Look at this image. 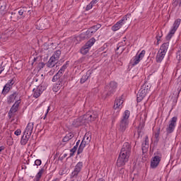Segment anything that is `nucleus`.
<instances>
[{"label":"nucleus","mask_w":181,"mask_h":181,"mask_svg":"<svg viewBox=\"0 0 181 181\" xmlns=\"http://www.w3.org/2000/svg\"><path fill=\"white\" fill-rule=\"evenodd\" d=\"M90 142H91V132H88L85 134L83 139L79 146L77 154L83 153L85 146H90Z\"/></svg>","instance_id":"obj_3"},{"label":"nucleus","mask_w":181,"mask_h":181,"mask_svg":"<svg viewBox=\"0 0 181 181\" xmlns=\"http://www.w3.org/2000/svg\"><path fill=\"white\" fill-rule=\"evenodd\" d=\"M117 87H118V83L115 81H111L108 85H107L105 88V92L103 94L106 95L105 98L107 97H110L117 91Z\"/></svg>","instance_id":"obj_4"},{"label":"nucleus","mask_w":181,"mask_h":181,"mask_svg":"<svg viewBox=\"0 0 181 181\" xmlns=\"http://www.w3.org/2000/svg\"><path fill=\"white\" fill-rule=\"evenodd\" d=\"M100 28H101V24L93 25L86 31V33L87 35H90V36H92V35H94Z\"/></svg>","instance_id":"obj_15"},{"label":"nucleus","mask_w":181,"mask_h":181,"mask_svg":"<svg viewBox=\"0 0 181 181\" xmlns=\"http://www.w3.org/2000/svg\"><path fill=\"white\" fill-rule=\"evenodd\" d=\"M36 60H37V58H35H35L33 59L34 63H35V62H36Z\"/></svg>","instance_id":"obj_57"},{"label":"nucleus","mask_w":181,"mask_h":181,"mask_svg":"<svg viewBox=\"0 0 181 181\" xmlns=\"http://www.w3.org/2000/svg\"><path fill=\"white\" fill-rule=\"evenodd\" d=\"M61 55H62V51L57 50L54 52L51 58L54 59V60H56L57 62H59V59H60Z\"/></svg>","instance_id":"obj_24"},{"label":"nucleus","mask_w":181,"mask_h":181,"mask_svg":"<svg viewBox=\"0 0 181 181\" xmlns=\"http://www.w3.org/2000/svg\"><path fill=\"white\" fill-rule=\"evenodd\" d=\"M85 116H86L87 121H95V119H97L98 117L97 112L93 114L88 112L85 115Z\"/></svg>","instance_id":"obj_17"},{"label":"nucleus","mask_w":181,"mask_h":181,"mask_svg":"<svg viewBox=\"0 0 181 181\" xmlns=\"http://www.w3.org/2000/svg\"><path fill=\"white\" fill-rule=\"evenodd\" d=\"M122 52H124V48L122 49Z\"/></svg>","instance_id":"obj_59"},{"label":"nucleus","mask_w":181,"mask_h":181,"mask_svg":"<svg viewBox=\"0 0 181 181\" xmlns=\"http://www.w3.org/2000/svg\"><path fill=\"white\" fill-rule=\"evenodd\" d=\"M69 63H70L69 61H66V63L58 71V72H60L61 74H64V71H66V69H67V67H69Z\"/></svg>","instance_id":"obj_30"},{"label":"nucleus","mask_w":181,"mask_h":181,"mask_svg":"<svg viewBox=\"0 0 181 181\" xmlns=\"http://www.w3.org/2000/svg\"><path fill=\"white\" fill-rule=\"evenodd\" d=\"M76 151H77V146H74L73 148H71L70 150V158H71V156H74V153H76Z\"/></svg>","instance_id":"obj_41"},{"label":"nucleus","mask_w":181,"mask_h":181,"mask_svg":"<svg viewBox=\"0 0 181 181\" xmlns=\"http://www.w3.org/2000/svg\"><path fill=\"white\" fill-rule=\"evenodd\" d=\"M64 158H66V156H67V154H64Z\"/></svg>","instance_id":"obj_58"},{"label":"nucleus","mask_w":181,"mask_h":181,"mask_svg":"<svg viewBox=\"0 0 181 181\" xmlns=\"http://www.w3.org/2000/svg\"><path fill=\"white\" fill-rule=\"evenodd\" d=\"M165 53L161 52L160 51H158L157 56H156V62L157 63H160L163 59L165 58Z\"/></svg>","instance_id":"obj_25"},{"label":"nucleus","mask_w":181,"mask_h":181,"mask_svg":"<svg viewBox=\"0 0 181 181\" xmlns=\"http://www.w3.org/2000/svg\"><path fill=\"white\" fill-rule=\"evenodd\" d=\"M5 70V66H0V74Z\"/></svg>","instance_id":"obj_52"},{"label":"nucleus","mask_w":181,"mask_h":181,"mask_svg":"<svg viewBox=\"0 0 181 181\" xmlns=\"http://www.w3.org/2000/svg\"><path fill=\"white\" fill-rule=\"evenodd\" d=\"M172 6L174 9L178 6V10L181 12V0H173Z\"/></svg>","instance_id":"obj_23"},{"label":"nucleus","mask_w":181,"mask_h":181,"mask_svg":"<svg viewBox=\"0 0 181 181\" xmlns=\"http://www.w3.org/2000/svg\"><path fill=\"white\" fill-rule=\"evenodd\" d=\"M11 19L13 21V22H16V21H18L19 16H18V10H16L11 13Z\"/></svg>","instance_id":"obj_27"},{"label":"nucleus","mask_w":181,"mask_h":181,"mask_svg":"<svg viewBox=\"0 0 181 181\" xmlns=\"http://www.w3.org/2000/svg\"><path fill=\"white\" fill-rule=\"evenodd\" d=\"M124 24V23H122V21H119L112 27V30H113V32H117V30H119V29L122 28V25Z\"/></svg>","instance_id":"obj_19"},{"label":"nucleus","mask_w":181,"mask_h":181,"mask_svg":"<svg viewBox=\"0 0 181 181\" xmlns=\"http://www.w3.org/2000/svg\"><path fill=\"white\" fill-rule=\"evenodd\" d=\"M42 165V160L37 159L35 161V166H40Z\"/></svg>","instance_id":"obj_46"},{"label":"nucleus","mask_w":181,"mask_h":181,"mask_svg":"<svg viewBox=\"0 0 181 181\" xmlns=\"http://www.w3.org/2000/svg\"><path fill=\"white\" fill-rule=\"evenodd\" d=\"M97 2H98V0H92L90 1V3H92V4H93V5H95V4H97Z\"/></svg>","instance_id":"obj_53"},{"label":"nucleus","mask_w":181,"mask_h":181,"mask_svg":"<svg viewBox=\"0 0 181 181\" xmlns=\"http://www.w3.org/2000/svg\"><path fill=\"white\" fill-rule=\"evenodd\" d=\"M21 132H22L21 131V129H17L16 131H15L14 134H15L17 136H18V135H21Z\"/></svg>","instance_id":"obj_50"},{"label":"nucleus","mask_w":181,"mask_h":181,"mask_svg":"<svg viewBox=\"0 0 181 181\" xmlns=\"http://www.w3.org/2000/svg\"><path fill=\"white\" fill-rule=\"evenodd\" d=\"M87 121H88L87 116H86V115H84L83 116L74 119L72 123V125H74V127L77 128V127H81V125H84V124H86V122H87Z\"/></svg>","instance_id":"obj_10"},{"label":"nucleus","mask_w":181,"mask_h":181,"mask_svg":"<svg viewBox=\"0 0 181 181\" xmlns=\"http://www.w3.org/2000/svg\"><path fill=\"white\" fill-rule=\"evenodd\" d=\"M162 160V153L157 151L154 153V156L151 158V169H156L159 166V163Z\"/></svg>","instance_id":"obj_6"},{"label":"nucleus","mask_w":181,"mask_h":181,"mask_svg":"<svg viewBox=\"0 0 181 181\" xmlns=\"http://www.w3.org/2000/svg\"><path fill=\"white\" fill-rule=\"evenodd\" d=\"M45 172V169L42 168L40 170V171L37 173L35 179L34 180L35 181H39L40 180V177H42V175H43V173Z\"/></svg>","instance_id":"obj_36"},{"label":"nucleus","mask_w":181,"mask_h":181,"mask_svg":"<svg viewBox=\"0 0 181 181\" xmlns=\"http://www.w3.org/2000/svg\"><path fill=\"white\" fill-rule=\"evenodd\" d=\"M145 50H142L139 54H136V56L139 57L141 60H142V59H144V57H145Z\"/></svg>","instance_id":"obj_42"},{"label":"nucleus","mask_w":181,"mask_h":181,"mask_svg":"<svg viewBox=\"0 0 181 181\" xmlns=\"http://www.w3.org/2000/svg\"><path fill=\"white\" fill-rule=\"evenodd\" d=\"M162 32L157 33L156 39L158 42H160V37H162Z\"/></svg>","instance_id":"obj_43"},{"label":"nucleus","mask_w":181,"mask_h":181,"mask_svg":"<svg viewBox=\"0 0 181 181\" xmlns=\"http://www.w3.org/2000/svg\"><path fill=\"white\" fill-rule=\"evenodd\" d=\"M58 83L59 84H62L63 86H64L65 83H66V79L64 78V76H63L62 77H61L58 81H57Z\"/></svg>","instance_id":"obj_40"},{"label":"nucleus","mask_w":181,"mask_h":181,"mask_svg":"<svg viewBox=\"0 0 181 181\" xmlns=\"http://www.w3.org/2000/svg\"><path fill=\"white\" fill-rule=\"evenodd\" d=\"M177 60H179V62H180V60H181V50L180 49L177 52Z\"/></svg>","instance_id":"obj_47"},{"label":"nucleus","mask_w":181,"mask_h":181,"mask_svg":"<svg viewBox=\"0 0 181 181\" xmlns=\"http://www.w3.org/2000/svg\"><path fill=\"white\" fill-rule=\"evenodd\" d=\"M141 62V59H139V57L136 56L133 57V59L131 60L132 66H136L139 62Z\"/></svg>","instance_id":"obj_29"},{"label":"nucleus","mask_w":181,"mask_h":181,"mask_svg":"<svg viewBox=\"0 0 181 181\" xmlns=\"http://www.w3.org/2000/svg\"><path fill=\"white\" fill-rule=\"evenodd\" d=\"M94 43H95V39L91 38L86 43L85 46L90 49V47L94 45Z\"/></svg>","instance_id":"obj_35"},{"label":"nucleus","mask_w":181,"mask_h":181,"mask_svg":"<svg viewBox=\"0 0 181 181\" xmlns=\"http://www.w3.org/2000/svg\"><path fill=\"white\" fill-rule=\"evenodd\" d=\"M149 91H151V87L144 85L137 93V103H141L149 94Z\"/></svg>","instance_id":"obj_5"},{"label":"nucleus","mask_w":181,"mask_h":181,"mask_svg":"<svg viewBox=\"0 0 181 181\" xmlns=\"http://www.w3.org/2000/svg\"><path fill=\"white\" fill-rule=\"evenodd\" d=\"M21 104V100H17L16 103L12 105L9 112H8V117L13 118L15 117L16 112H18V110H19V105Z\"/></svg>","instance_id":"obj_9"},{"label":"nucleus","mask_w":181,"mask_h":181,"mask_svg":"<svg viewBox=\"0 0 181 181\" xmlns=\"http://www.w3.org/2000/svg\"><path fill=\"white\" fill-rule=\"evenodd\" d=\"M90 74H91V72H87L85 75H83L80 80V83L81 84H84V83L86 82L87 80H88V77H90Z\"/></svg>","instance_id":"obj_28"},{"label":"nucleus","mask_w":181,"mask_h":181,"mask_svg":"<svg viewBox=\"0 0 181 181\" xmlns=\"http://www.w3.org/2000/svg\"><path fill=\"white\" fill-rule=\"evenodd\" d=\"M36 29H38V30H44V29H46L45 23L38 21L36 25Z\"/></svg>","instance_id":"obj_31"},{"label":"nucleus","mask_w":181,"mask_h":181,"mask_svg":"<svg viewBox=\"0 0 181 181\" xmlns=\"http://www.w3.org/2000/svg\"><path fill=\"white\" fill-rule=\"evenodd\" d=\"M159 135H160V128H159L156 133L154 134L156 142H159Z\"/></svg>","instance_id":"obj_39"},{"label":"nucleus","mask_w":181,"mask_h":181,"mask_svg":"<svg viewBox=\"0 0 181 181\" xmlns=\"http://www.w3.org/2000/svg\"><path fill=\"white\" fill-rule=\"evenodd\" d=\"M122 104H124V95L119 98H116L114 105L115 110H119L122 108Z\"/></svg>","instance_id":"obj_11"},{"label":"nucleus","mask_w":181,"mask_h":181,"mask_svg":"<svg viewBox=\"0 0 181 181\" xmlns=\"http://www.w3.org/2000/svg\"><path fill=\"white\" fill-rule=\"evenodd\" d=\"M33 132V123L29 122L23 132L24 135L31 136Z\"/></svg>","instance_id":"obj_14"},{"label":"nucleus","mask_w":181,"mask_h":181,"mask_svg":"<svg viewBox=\"0 0 181 181\" xmlns=\"http://www.w3.org/2000/svg\"><path fill=\"white\" fill-rule=\"evenodd\" d=\"M63 86H64V85H63L62 83H59L57 82L53 87V91H54L55 93H57V91H59V90H62V88H63Z\"/></svg>","instance_id":"obj_33"},{"label":"nucleus","mask_w":181,"mask_h":181,"mask_svg":"<svg viewBox=\"0 0 181 181\" xmlns=\"http://www.w3.org/2000/svg\"><path fill=\"white\" fill-rule=\"evenodd\" d=\"M139 135H140V133L139 132Z\"/></svg>","instance_id":"obj_60"},{"label":"nucleus","mask_w":181,"mask_h":181,"mask_svg":"<svg viewBox=\"0 0 181 181\" xmlns=\"http://www.w3.org/2000/svg\"><path fill=\"white\" fill-rule=\"evenodd\" d=\"M80 144V140H78L77 142H76V144L75 146H76V148H78V145Z\"/></svg>","instance_id":"obj_55"},{"label":"nucleus","mask_w":181,"mask_h":181,"mask_svg":"<svg viewBox=\"0 0 181 181\" xmlns=\"http://www.w3.org/2000/svg\"><path fill=\"white\" fill-rule=\"evenodd\" d=\"M30 138V136L29 134H25L23 133V135L21 137V145H26L28 144V141H29V139Z\"/></svg>","instance_id":"obj_20"},{"label":"nucleus","mask_w":181,"mask_h":181,"mask_svg":"<svg viewBox=\"0 0 181 181\" xmlns=\"http://www.w3.org/2000/svg\"><path fill=\"white\" fill-rule=\"evenodd\" d=\"M128 20V16H124L122 19L119 20L122 21V23H125V21Z\"/></svg>","instance_id":"obj_49"},{"label":"nucleus","mask_w":181,"mask_h":181,"mask_svg":"<svg viewBox=\"0 0 181 181\" xmlns=\"http://www.w3.org/2000/svg\"><path fill=\"white\" fill-rule=\"evenodd\" d=\"M26 12H28V8H26L25 7L20 8L18 11H17V13H18L20 16H22V15H25Z\"/></svg>","instance_id":"obj_38"},{"label":"nucleus","mask_w":181,"mask_h":181,"mask_svg":"<svg viewBox=\"0 0 181 181\" xmlns=\"http://www.w3.org/2000/svg\"><path fill=\"white\" fill-rule=\"evenodd\" d=\"M81 169H83V162L80 161L78 162L74 168V170L72 172L71 175L72 176H77L78 173L81 172Z\"/></svg>","instance_id":"obj_12"},{"label":"nucleus","mask_w":181,"mask_h":181,"mask_svg":"<svg viewBox=\"0 0 181 181\" xmlns=\"http://www.w3.org/2000/svg\"><path fill=\"white\" fill-rule=\"evenodd\" d=\"M5 149V146H0V152H2V151H4Z\"/></svg>","instance_id":"obj_54"},{"label":"nucleus","mask_w":181,"mask_h":181,"mask_svg":"<svg viewBox=\"0 0 181 181\" xmlns=\"http://www.w3.org/2000/svg\"><path fill=\"white\" fill-rule=\"evenodd\" d=\"M119 49H121V46H119V47L116 49V50H119Z\"/></svg>","instance_id":"obj_56"},{"label":"nucleus","mask_w":181,"mask_h":181,"mask_svg":"<svg viewBox=\"0 0 181 181\" xmlns=\"http://www.w3.org/2000/svg\"><path fill=\"white\" fill-rule=\"evenodd\" d=\"M63 76V74L62 72H57L52 78V82L56 83V81H58L61 77Z\"/></svg>","instance_id":"obj_32"},{"label":"nucleus","mask_w":181,"mask_h":181,"mask_svg":"<svg viewBox=\"0 0 181 181\" xmlns=\"http://www.w3.org/2000/svg\"><path fill=\"white\" fill-rule=\"evenodd\" d=\"M168 48H169V42H165L161 45L159 52H161V53H164L166 54V52H168Z\"/></svg>","instance_id":"obj_21"},{"label":"nucleus","mask_w":181,"mask_h":181,"mask_svg":"<svg viewBox=\"0 0 181 181\" xmlns=\"http://www.w3.org/2000/svg\"><path fill=\"white\" fill-rule=\"evenodd\" d=\"M34 98H39L40 95L43 93L42 86H37L36 88L33 90Z\"/></svg>","instance_id":"obj_16"},{"label":"nucleus","mask_w":181,"mask_h":181,"mask_svg":"<svg viewBox=\"0 0 181 181\" xmlns=\"http://www.w3.org/2000/svg\"><path fill=\"white\" fill-rule=\"evenodd\" d=\"M132 150V146L129 142H125L121 148L119 157L117 160V166L121 168L124 166L125 163L129 160V156H131V151Z\"/></svg>","instance_id":"obj_1"},{"label":"nucleus","mask_w":181,"mask_h":181,"mask_svg":"<svg viewBox=\"0 0 181 181\" xmlns=\"http://www.w3.org/2000/svg\"><path fill=\"white\" fill-rule=\"evenodd\" d=\"M177 121V117H173L169 122L168 126L166 128L167 135L169 134H172L175 131V128L176 127V122Z\"/></svg>","instance_id":"obj_8"},{"label":"nucleus","mask_w":181,"mask_h":181,"mask_svg":"<svg viewBox=\"0 0 181 181\" xmlns=\"http://www.w3.org/2000/svg\"><path fill=\"white\" fill-rule=\"evenodd\" d=\"M180 22H181L180 18H177L175 21L173 25V28L170 30L169 33L166 36L167 40H170V39H172V36L175 35V33H176V30H177V28H179V26H180Z\"/></svg>","instance_id":"obj_7"},{"label":"nucleus","mask_w":181,"mask_h":181,"mask_svg":"<svg viewBox=\"0 0 181 181\" xmlns=\"http://www.w3.org/2000/svg\"><path fill=\"white\" fill-rule=\"evenodd\" d=\"M49 110H50V106H49V107H47V112L45 113L43 119H46V117H47V114H49Z\"/></svg>","instance_id":"obj_51"},{"label":"nucleus","mask_w":181,"mask_h":181,"mask_svg":"<svg viewBox=\"0 0 181 181\" xmlns=\"http://www.w3.org/2000/svg\"><path fill=\"white\" fill-rule=\"evenodd\" d=\"M11 85L9 84H6L3 88L2 90V94H4V95H6V94H8V93H9V90H11Z\"/></svg>","instance_id":"obj_34"},{"label":"nucleus","mask_w":181,"mask_h":181,"mask_svg":"<svg viewBox=\"0 0 181 181\" xmlns=\"http://www.w3.org/2000/svg\"><path fill=\"white\" fill-rule=\"evenodd\" d=\"M57 64V61H56V59L52 58V57L49 58L48 62L46 63V66H47V67H48V69H53V67H54V66H56Z\"/></svg>","instance_id":"obj_18"},{"label":"nucleus","mask_w":181,"mask_h":181,"mask_svg":"<svg viewBox=\"0 0 181 181\" xmlns=\"http://www.w3.org/2000/svg\"><path fill=\"white\" fill-rule=\"evenodd\" d=\"M6 84H8V86H10V87L12 88V85L15 84V81H13V79H11L8 81Z\"/></svg>","instance_id":"obj_48"},{"label":"nucleus","mask_w":181,"mask_h":181,"mask_svg":"<svg viewBox=\"0 0 181 181\" xmlns=\"http://www.w3.org/2000/svg\"><path fill=\"white\" fill-rule=\"evenodd\" d=\"M148 148H149V138L148 137V136H146L145 140L142 143V146H141L143 153H146V152H148Z\"/></svg>","instance_id":"obj_13"},{"label":"nucleus","mask_w":181,"mask_h":181,"mask_svg":"<svg viewBox=\"0 0 181 181\" xmlns=\"http://www.w3.org/2000/svg\"><path fill=\"white\" fill-rule=\"evenodd\" d=\"M16 97H18V92H13V94L10 95L7 100L8 104H11V103H13Z\"/></svg>","instance_id":"obj_22"},{"label":"nucleus","mask_w":181,"mask_h":181,"mask_svg":"<svg viewBox=\"0 0 181 181\" xmlns=\"http://www.w3.org/2000/svg\"><path fill=\"white\" fill-rule=\"evenodd\" d=\"M131 115V112L129 110H125L119 125L117 127L118 131L122 134H124L127 131L129 125V116Z\"/></svg>","instance_id":"obj_2"},{"label":"nucleus","mask_w":181,"mask_h":181,"mask_svg":"<svg viewBox=\"0 0 181 181\" xmlns=\"http://www.w3.org/2000/svg\"><path fill=\"white\" fill-rule=\"evenodd\" d=\"M73 138H74V134L70 132L63 138L62 142H69V141L73 139Z\"/></svg>","instance_id":"obj_26"},{"label":"nucleus","mask_w":181,"mask_h":181,"mask_svg":"<svg viewBox=\"0 0 181 181\" xmlns=\"http://www.w3.org/2000/svg\"><path fill=\"white\" fill-rule=\"evenodd\" d=\"M89 50H90V48H88V47L84 45L81 49V54H87L88 53Z\"/></svg>","instance_id":"obj_37"},{"label":"nucleus","mask_w":181,"mask_h":181,"mask_svg":"<svg viewBox=\"0 0 181 181\" xmlns=\"http://www.w3.org/2000/svg\"><path fill=\"white\" fill-rule=\"evenodd\" d=\"M45 66H46V64H45V62H40L37 65L38 70L43 69V67H45Z\"/></svg>","instance_id":"obj_44"},{"label":"nucleus","mask_w":181,"mask_h":181,"mask_svg":"<svg viewBox=\"0 0 181 181\" xmlns=\"http://www.w3.org/2000/svg\"><path fill=\"white\" fill-rule=\"evenodd\" d=\"M93 6H94V4H92V3L90 2L86 6V11H90V9H93Z\"/></svg>","instance_id":"obj_45"}]
</instances>
